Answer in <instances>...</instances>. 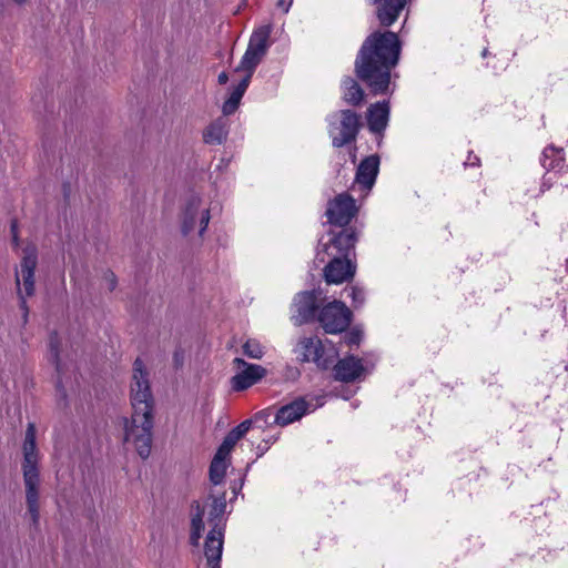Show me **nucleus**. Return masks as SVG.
Returning a JSON list of instances; mask_svg holds the SVG:
<instances>
[{"label":"nucleus","instance_id":"obj_1","mask_svg":"<svg viewBox=\"0 0 568 568\" xmlns=\"http://www.w3.org/2000/svg\"><path fill=\"white\" fill-rule=\"evenodd\" d=\"M399 40L396 33L374 32L363 42L355 60V72L374 94L384 93L390 82V70L397 64Z\"/></svg>","mask_w":568,"mask_h":568},{"label":"nucleus","instance_id":"obj_2","mask_svg":"<svg viewBox=\"0 0 568 568\" xmlns=\"http://www.w3.org/2000/svg\"><path fill=\"white\" fill-rule=\"evenodd\" d=\"M39 453L36 445V427L29 424L23 443L22 473L26 487V500L28 513L34 525L39 521V485L40 474L38 469Z\"/></svg>","mask_w":568,"mask_h":568},{"label":"nucleus","instance_id":"obj_3","mask_svg":"<svg viewBox=\"0 0 568 568\" xmlns=\"http://www.w3.org/2000/svg\"><path fill=\"white\" fill-rule=\"evenodd\" d=\"M124 440L133 444L139 456L146 459L152 447L153 410L132 409L131 418H123Z\"/></svg>","mask_w":568,"mask_h":568},{"label":"nucleus","instance_id":"obj_4","mask_svg":"<svg viewBox=\"0 0 568 568\" xmlns=\"http://www.w3.org/2000/svg\"><path fill=\"white\" fill-rule=\"evenodd\" d=\"M38 265V252L34 245H27L23 248V257L20 262V268L16 272V284L20 300V308L23 312V323L28 322L29 308L26 296L34 294V271Z\"/></svg>","mask_w":568,"mask_h":568},{"label":"nucleus","instance_id":"obj_5","mask_svg":"<svg viewBox=\"0 0 568 568\" xmlns=\"http://www.w3.org/2000/svg\"><path fill=\"white\" fill-rule=\"evenodd\" d=\"M329 135L335 148L351 143L357 136L361 128L359 115L352 110H341L333 114Z\"/></svg>","mask_w":568,"mask_h":568},{"label":"nucleus","instance_id":"obj_6","mask_svg":"<svg viewBox=\"0 0 568 568\" xmlns=\"http://www.w3.org/2000/svg\"><path fill=\"white\" fill-rule=\"evenodd\" d=\"M131 405L132 409L153 410V396L150 388L149 373L142 359L136 358L133 363L131 382Z\"/></svg>","mask_w":568,"mask_h":568},{"label":"nucleus","instance_id":"obj_7","mask_svg":"<svg viewBox=\"0 0 568 568\" xmlns=\"http://www.w3.org/2000/svg\"><path fill=\"white\" fill-rule=\"evenodd\" d=\"M349 308L339 301H334L324 306L318 314V322L327 334L344 332L351 323Z\"/></svg>","mask_w":568,"mask_h":568},{"label":"nucleus","instance_id":"obj_8","mask_svg":"<svg viewBox=\"0 0 568 568\" xmlns=\"http://www.w3.org/2000/svg\"><path fill=\"white\" fill-rule=\"evenodd\" d=\"M210 222V210L202 206V200L199 196H191L182 213V233L187 235L199 226L200 236L203 235Z\"/></svg>","mask_w":568,"mask_h":568},{"label":"nucleus","instance_id":"obj_9","mask_svg":"<svg viewBox=\"0 0 568 568\" xmlns=\"http://www.w3.org/2000/svg\"><path fill=\"white\" fill-rule=\"evenodd\" d=\"M239 372L232 377L231 385L235 392L247 389L262 379L266 369L260 365L248 364L243 358L236 357L233 361Z\"/></svg>","mask_w":568,"mask_h":568},{"label":"nucleus","instance_id":"obj_10","mask_svg":"<svg viewBox=\"0 0 568 568\" xmlns=\"http://www.w3.org/2000/svg\"><path fill=\"white\" fill-rule=\"evenodd\" d=\"M356 214L354 199L345 193L337 195L328 203L326 215L331 224L337 226L347 225Z\"/></svg>","mask_w":568,"mask_h":568},{"label":"nucleus","instance_id":"obj_11","mask_svg":"<svg viewBox=\"0 0 568 568\" xmlns=\"http://www.w3.org/2000/svg\"><path fill=\"white\" fill-rule=\"evenodd\" d=\"M355 267L348 258L339 256L332 257V261L324 268V277L328 284H341L354 276Z\"/></svg>","mask_w":568,"mask_h":568},{"label":"nucleus","instance_id":"obj_12","mask_svg":"<svg viewBox=\"0 0 568 568\" xmlns=\"http://www.w3.org/2000/svg\"><path fill=\"white\" fill-rule=\"evenodd\" d=\"M357 239L353 231L343 230L336 234L328 244L324 245L325 252L328 256L347 258L351 250L354 248Z\"/></svg>","mask_w":568,"mask_h":568},{"label":"nucleus","instance_id":"obj_13","mask_svg":"<svg viewBox=\"0 0 568 568\" xmlns=\"http://www.w3.org/2000/svg\"><path fill=\"white\" fill-rule=\"evenodd\" d=\"M307 408L308 403L303 398H297L278 408L273 416V423L278 426H286L302 418Z\"/></svg>","mask_w":568,"mask_h":568},{"label":"nucleus","instance_id":"obj_14","mask_svg":"<svg viewBox=\"0 0 568 568\" xmlns=\"http://www.w3.org/2000/svg\"><path fill=\"white\" fill-rule=\"evenodd\" d=\"M217 523L214 524V527L209 532L204 545V555L210 568H220V560L222 557L223 532L221 529H217Z\"/></svg>","mask_w":568,"mask_h":568},{"label":"nucleus","instance_id":"obj_15","mask_svg":"<svg viewBox=\"0 0 568 568\" xmlns=\"http://www.w3.org/2000/svg\"><path fill=\"white\" fill-rule=\"evenodd\" d=\"M316 295L314 292H302L297 294L294 301L297 315L294 317L295 323L301 325L307 323L315 317L316 313Z\"/></svg>","mask_w":568,"mask_h":568},{"label":"nucleus","instance_id":"obj_16","mask_svg":"<svg viewBox=\"0 0 568 568\" xmlns=\"http://www.w3.org/2000/svg\"><path fill=\"white\" fill-rule=\"evenodd\" d=\"M364 372L362 361L355 356L339 359L334 367L335 378L341 382H353Z\"/></svg>","mask_w":568,"mask_h":568},{"label":"nucleus","instance_id":"obj_17","mask_svg":"<svg viewBox=\"0 0 568 568\" xmlns=\"http://www.w3.org/2000/svg\"><path fill=\"white\" fill-rule=\"evenodd\" d=\"M379 166V159L376 155H371L364 159L356 172V183L365 189H372L375 183Z\"/></svg>","mask_w":568,"mask_h":568},{"label":"nucleus","instance_id":"obj_18","mask_svg":"<svg viewBox=\"0 0 568 568\" xmlns=\"http://www.w3.org/2000/svg\"><path fill=\"white\" fill-rule=\"evenodd\" d=\"M297 353L301 361L318 364L324 354L322 341L316 336L303 337L297 344Z\"/></svg>","mask_w":568,"mask_h":568},{"label":"nucleus","instance_id":"obj_19","mask_svg":"<svg viewBox=\"0 0 568 568\" xmlns=\"http://www.w3.org/2000/svg\"><path fill=\"white\" fill-rule=\"evenodd\" d=\"M389 116L388 102H377L372 104L367 110L368 128L372 132L381 133L387 126Z\"/></svg>","mask_w":568,"mask_h":568},{"label":"nucleus","instance_id":"obj_20","mask_svg":"<svg viewBox=\"0 0 568 568\" xmlns=\"http://www.w3.org/2000/svg\"><path fill=\"white\" fill-rule=\"evenodd\" d=\"M250 81V75H244V78L232 88L230 97L224 101L222 106L224 115H231L239 109L240 102L248 88Z\"/></svg>","mask_w":568,"mask_h":568},{"label":"nucleus","instance_id":"obj_21","mask_svg":"<svg viewBox=\"0 0 568 568\" xmlns=\"http://www.w3.org/2000/svg\"><path fill=\"white\" fill-rule=\"evenodd\" d=\"M227 133V121L219 118L205 129L203 139L209 144H221L226 140Z\"/></svg>","mask_w":568,"mask_h":568},{"label":"nucleus","instance_id":"obj_22","mask_svg":"<svg viewBox=\"0 0 568 568\" xmlns=\"http://www.w3.org/2000/svg\"><path fill=\"white\" fill-rule=\"evenodd\" d=\"M343 99L351 105H358L363 102L365 93L353 78H345L342 83Z\"/></svg>","mask_w":568,"mask_h":568},{"label":"nucleus","instance_id":"obj_23","mask_svg":"<svg viewBox=\"0 0 568 568\" xmlns=\"http://www.w3.org/2000/svg\"><path fill=\"white\" fill-rule=\"evenodd\" d=\"M204 509L196 501L192 505L191 535L190 541L193 546H197L202 532L204 530L203 523Z\"/></svg>","mask_w":568,"mask_h":568},{"label":"nucleus","instance_id":"obj_24","mask_svg":"<svg viewBox=\"0 0 568 568\" xmlns=\"http://www.w3.org/2000/svg\"><path fill=\"white\" fill-rule=\"evenodd\" d=\"M265 54L251 49L247 47L244 55L242 57V60L239 64V67L235 69L236 72L243 71L245 72V75H250V79L252 78L254 70L258 65V63L262 61L263 57Z\"/></svg>","mask_w":568,"mask_h":568},{"label":"nucleus","instance_id":"obj_25","mask_svg":"<svg viewBox=\"0 0 568 568\" xmlns=\"http://www.w3.org/2000/svg\"><path fill=\"white\" fill-rule=\"evenodd\" d=\"M270 36L271 28L268 26L260 27L251 36L247 47L266 54Z\"/></svg>","mask_w":568,"mask_h":568},{"label":"nucleus","instance_id":"obj_26","mask_svg":"<svg viewBox=\"0 0 568 568\" xmlns=\"http://www.w3.org/2000/svg\"><path fill=\"white\" fill-rule=\"evenodd\" d=\"M226 458L220 454H215L210 466V479L214 485L222 483L226 471Z\"/></svg>","mask_w":568,"mask_h":568},{"label":"nucleus","instance_id":"obj_27","mask_svg":"<svg viewBox=\"0 0 568 568\" xmlns=\"http://www.w3.org/2000/svg\"><path fill=\"white\" fill-rule=\"evenodd\" d=\"M226 500L225 494L223 493L221 496L214 497L211 504V509L209 514L210 521H220L221 517L225 513Z\"/></svg>","mask_w":568,"mask_h":568},{"label":"nucleus","instance_id":"obj_28","mask_svg":"<svg viewBox=\"0 0 568 568\" xmlns=\"http://www.w3.org/2000/svg\"><path fill=\"white\" fill-rule=\"evenodd\" d=\"M243 354L252 359H261L264 355V346L256 339H247L243 346Z\"/></svg>","mask_w":568,"mask_h":568},{"label":"nucleus","instance_id":"obj_29","mask_svg":"<svg viewBox=\"0 0 568 568\" xmlns=\"http://www.w3.org/2000/svg\"><path fill=\"white\" fill-rule=\"evenodd\" d=\"M240 439L232 432H230L225 436L223 443L221 444V446L219 447L216 453L222 456L229 457L231 450L233 449V447L236 445V443Z\"/></svg>","mask_w":568,"mask_h":568},{"label":"nucleus","instance_id":"obj_30","mask_svg":"<svg viewBox=\"0 0 568 568\" xmlns=\"http://www.w3.org/2000/svg\"><path fill=\"white\" fill-rule=\"evenodd\" d=\"M59 345H60V342H59L58 335L52 334L50 336V342H49L50 355H51V361L55 365V368L58 372L61 371V364H60V357H59Z\"/></svg>","mask_w":568,"mask_h":568},{"label":"nucleus","instance_id":"obj_31","mask_svg":"<svg viewBox=\"0 0 568 568\" xmlns=\"http://www.w3.org/2000/svg\"><path fill=\"white\" fill-rule=\"evenodd\" d=\"M252 422L246 419L233 428L231 432L241 439L251 428Z\"/></svg>","mask_w":568,"mask_h":568},{"label":"nucleus","instance_id":"obj_32","mask_svg":"<svg viewBox=\"0 0 568 568\" xmlns=\"http://www.w3.org/2000/svg\"><path fill=\"white\" fill-rule=\"evenodd\" d=\"M351 296L354 301L355 307L364 303V292L362 290L353 287L351 290Z\"/></svg>","mask_w":568,"mask_h":568},{"label":"nucleus","instance_id":"obj_33","mask_svg":"<svg viewBox=\"0 0 568 568\" xmlns=\"http://www.w3.org/2000/svg\"><path fill=\"white\" fill-rule=\"evenodd\" d=\"M104 281H105L106 287L110 292H112L116 287L118 281H116L115 275L112 272L105 273Z\"/></svg>","mask_w":568,"mask_h":568},{"label":"nucleus","instance_id":"obj_34","mask_svg":"<svg viewBox=\"0 0 568 568\" xmlns=\"http://www.w3.org/2000/svg\"><path fill=\"white\" fill-rule=\"evenodd\" d=\"M272 409H264V410H261L258 412L256 415H255V420H264L266 424H274L273 420L270 422V417L272 416Z\"/></svg>","mask_w":568,"mask_h":568},{"label":"nucleus","instance_id":"obj_35","mask_svg":"<svg viewBox=\"0 0 568 568\" xmlns=\"http://www.w3.org/2000/svg\"><path fill=\"white\" fill-rule=\"evenodd\" d=\"M276 6H277V8L283 10V12L286 13L290 10L291 1L286 2V0H278Z\"/></svg>","mask_w":568,"mask_h":568},{"label":"nucleus","instance_id":"obj_36","mask_svg":"<svg viewBox=\"0 0 568 568\" xmlns=\"http://www.w3.org/2000/svg\"><path fill=\"white\" fill-rule=\"evenodd\" d=\"M11 232H12V241H13V244L16 246L19 245V237H18V233H17V224L16 223H12L11 225Z\"/></svg>","mask_w":568,"mask_h":568},{"label":"nucleus","instance_id":"obj_37","mask_svg":"<svg viewBox=\"0 0 568 568\" xmlns=\"http://www.w3.org/2000/svg\"><path fill=\"white\" fill-rule=\"evenodd\" d=\"M217 81L220 84H225L229 81V75L226 72H221L217 77Z\"/></svg>","mask_w":568,"mask_h":568},{"label":"nucleus","instance_id":"obj_38","mask_svg":"<svg viewBox=\"0 0 568 568\" xmlns=\"http://www.w3.org/2000/svg\"><path fill=\"white\" fill-rule=\"evenodd\" d=\"M347 338H348V344H357L359 341L357 334H351Z\"/></svg>","mask_w":568,"mask_h":568},{"label":"nucleus","instance_id":"obj_39","mask_svg":"<svg viewBox=\"0 0 568 568\" xmlns=\"http://www.w3.org/2000/svg\"><path fill=\"white\" fill-rule=\"evenodd\" d=\"M18 6L27 4L30 0H12Z\"/></svg>","mask_w":568,"mask_h":568},{"label":"nucleus","instance_id":"obj_40","mask_svg":"<svg viewBox=\"0 0 568 568\" xmlns=\"http://www.w3.org/2000/svg\"><path fill=\"white\" fill-rule=\"evenodd\" d=\"M486 55H487V49H485V50L483 51V57H486Z\"/></svg>","mask_w":568,"mask_h":568},{"label":"nucleus","instance_id":"obj_41","mask_svg":"<svg viewBox=\"0 0 568 568\" xmlns=\"http://www.w3.org/2000/svg\"><path fill=\"white\" fill-rule=\"evenodd\" d=\"M178 355H179V354H178V353H175V354H174V357H175V359H176V361H180V357H178Z\"/></svg>","mask_w":568,"mask_h":568},{"label":"nucleus","instance_id":"obj_42","mask_svg":"<svg viewBox=\"0 0 568 568\" xmlns=\"http://www.w3.org/2000/svg\"><path fill=\"white\" fill-rule=\"evenodd\" d=\"M178 355H179V354H178V353H175V354H174V357H175V359H176V361H180V357H178Z\"/></svg>","mask_w":568,"mask_h":568}]
</instances>
